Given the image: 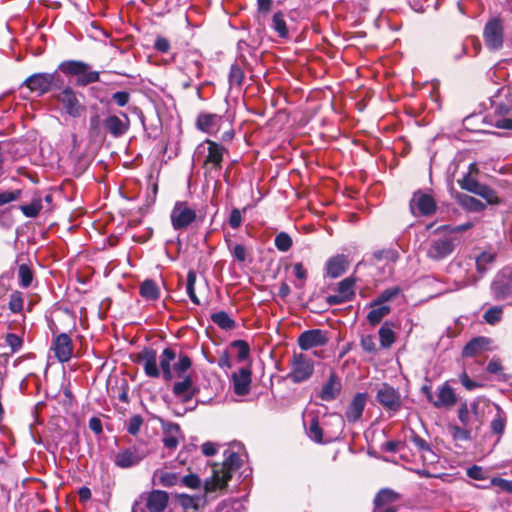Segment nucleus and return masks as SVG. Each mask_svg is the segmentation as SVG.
Wrapping results in <instances>:
<instances>
[{
	"mask_svg": "<svg viewBox=\"0 0 512 512\" xmlns=\"http://www.w3.org/2000/svg\"><path fill=\"white\" fill-rule=\"evenodd\" d=\"M177 498H178V502L181 505V507L187 512L189 510H199L200 508L204 507L206 504L205 495L191 496L188 494H179L177 496Z\"/></svg>",
	"mask_w": 512,
	"mask_h": 512,
	"instance_id": "c85d7f7f",
	"label": "nucleus"
},
{
	"mask_svg": "<svg viewBox=\"0 0 512 512\" xmlns=\"http://www.w3.org/2000/svg\"><path fill=\"white\" fill-rule=\"evenodd\" d=\"M377 399L381 405L391 411H398L401 407V398L399 393L391 386L383 385L378 390Z\"/></svg>",
	"mask_w": 512,
	"mask_h": 512,
	"instance_id": "6ab92c4d",
	"label": "nucleus"
},
{
	"mask_svg": "<svg viewBox=\"0 0 512 512\" xmlns=\"http://www.w3.org/2000/svg\"><path fill=\"white\" fill-rule=\"evenodd\" d=\"M502 314H503L502 307L494 306L492 308H489L487 311H485L483 318L487 323L494 325L501 320Z\"/></svg>",
	"mask_w": 512,
	"mask_h": 512,
	"instance_id": "49530a36",
	"label": "nucleus"
},
{
	"mask_svg": "<svg viewBox=\"0 0 512 512\" xmlns=\"http://www.w3.org/2000/svg\"><path fill=\"white\" fill-rule=\"evenodd\" d=\"M402 295V290L399 286H394L385 289L375 299L380 304L388 305L387 303L394 301L396 298Z\"/></svg>",
	"mask_w": 512,
	"mask_h": 512,
	"instance_id": "4c0bfd02",
	"label": "nucleus"
},
{
	"mask_svg": "<svg viewBox=\"0 0 512 512\" xmlns=\"http://www.w3.org/2000/svg\"><path fill=\"white\" fill-rule=\"evenodd\" d=\"M112 99L119 107H124L130 100V94L126 91H118L112 95Z\"/></svg>",
	"mask_w": 512,
	"mask_h": 512,
	"instance_id": "69168bd1",
	"label": "nucleus"
},
{
	"mask_svg": "<svg viewBox=\"0 0 512 512\" xmlns=\"http://www.w3.org/2000/svg\"><path fill=\"white\" fill-rule=\"evenodd\" d=\"M154 48L161 53H167L170 50V42L167 38L159 36L155 40Z\"/></svg>",
	"mask_w": 512,
	"mask_h": 512,
	"instance_id": "774afa93",
	"label": "nucleus"
},
{
	"mask_svg": "<svg viewBox=\"0 0 512 512\" xmlns=\"http://www.w3.org/2000/svg\"><path fill=\"white\" fill-rule=\"evenodd\" d=\"M462 204L468 210L474 211V212L483 211L486 207L485 204H483L480 200H478L472 196H468V195H465L463 197Z\"/></svg>",
	"mask_w": 512,
	"mask_h": 512,
	"instance_id": "8fccbe9b",
	"label": "nucleus"
},
{
	"mask_svg": "<svg viewBox=\"0 0 512 512\" xmlns=\"http://www.w3.org/2000/svg\"><path fill=\"white\" fill-rule=\"evenodd\" d=\"M274 244L281 252H287L293 245L292 238L286 232H280L276 235Z\"/></svg>",
	"mask_w": 512,
	"mask_h": 512,
	"instance_id": "79ce46f5",
	"label": "nucleus"
},
{
	"mask_svg": "<svg viewBox=\"0 0 512 512\" xmlns=\"http://www.w3.org/2000/svg\"><path fill=\"white\" fill-rule=\"evenodd\" d=\"M410 441L414 444L419 453L423 452L429 446L426 440L421 438L414 431H411Z\"/></svg>",
	"mask_w": 512,
	"mask_h": 512,
	"instance_id": "0e129e2a",
	"label": "nucleus"
},
{
	"mask_svg": "<svg viewBox=\"0 0 512 512\" xmlns=\"http://www.w3.org/2000/svg\"><path fill=\"white\" fill-rule=\"evenodd\" d=\"M6 343L10 346L12 353L17 352L23 345V340L20 336L14 333H8L6 335Z\"/></svg>",
	"mask_w": 512,
	"mask_h": 512,
	"instance_id": "4d7b16f0",
	"label": "nucleus"
},
{
	"mask_svg": "<svg viewBox=\"0 0 512 512\" xmlns=\"http://www.w3.org/2000/svg\"><path fill=\"white\" fill-rule=\"evenodd\" d=\"M165 431L163 444L168 449H175L179 444L180 426L175 423H165L163 425Z\"/></svg>",
	"mask_w": 512,
	"mask_h": 512,
	"instance_id": "bb28decb",
	"label": "nucleus"
},
{
	"mask_svg": "<svg viewBox=\"0 0 512 512\" xmlns=\"http://www.w3.org/2000/svg\"><path fill=\"white\" fill-rule=\"evenodd\" d=\"M59 70L65 74L77 76V84L80 86L98 82L100 79L99 72L91 71L90 66L83 61H64L59 65Z\"/></svg>",
	"mask_w": 512,
	"mask_h": 512,
	"instance_id": "6e6552de",
	"label": "nucleus"
},
{
	"mask_svg": "<svg viewBox=\"0 0 512 512\" xmlns=\"http://www.w3.org/2000/svg\"><path fill=\"white\" fill-rule=\"evenodd\" d=\"M313 371L314 364L311 359L303 354H294L288 378L294 383H301L308 380Z\"/></svg>",
	"mask_w": 512,
	"mask_h": 512,
	"instance_id": "f8f14e48",
	"label": "nucleus"
},
{
	"mask_svg": "<svg viewBox=\"0 0 512 512\" xmlns=\"http://www.w3.org/2000/svg\"><path fill=\"white\" fill-rule=\"evenodd\" d=\"M495 259V254L491 252H482L476 258V267L479 272H484L487 269V265L491 264Z\"/></svg>",
	"mask_w": 512,
	"mask_h": 512,
	"instance_id": "09e8293b",
	"label": "nucleus"
},
{
	"mask_svg": "<svg viewBox=\"0 0 512 512\" xmlns=\"http://www.w3.org/2000/svg\"><path fill=\"white\" fill-rule=\"evenodd\" d=\"M491 340L487 337H475L470 340L463 348L464 357H476L483 352L490 350Z\"/></svg>",
	"mask_w": 512,
	"mask_h": 512,
	"instance_id": "5701e85b",
	"label": "nucleus"
},
{
	"mask_svg": "<svg viewBox=\"0 0 512 512\" xmlns=\"http://www.w3.org/2000/svg\"><path fill=\"white\" fill-rule=\"evenodd\" d=\"M366 403V395L359 393L354 396V421L359 418L362 414V411L364 409Z\"/></svg>",
	"mask_w": 512,
	"mask_h": 512,
	"instance_id": "5fc2aeb1",
	"label": "nucleus"
},
{
	"mask_svg": "<svg viewBox=\"0 0 512 512\" xmlns=\"http://www.w3.org/2000/svg\"><path fill=\"white\" fill-rule=\"evenodd\" d=\"M326 334L319 329L308 330L298 337V345L302 350L322 346L327 342Z\"/></svg>",
	"mask_w": 512,
	"mask_h": 512,
	"instance_id": "aec40b11",
	"label": "nucleus"
},
{
	"mask_svg": "<svg viewBox=\"0 0 512 512\" xmlns=\"http://www.w3.org/2000/svg\"><path fill=\"white\" fill-rule=\"evenodd\" d=\"M371 310L367 315L370 323H379L387 314L390 313V306L378 303L375 299L371 302Z\"/></svg>",
	"mask_w": 512,
	"mask_h": 512,
	"instance_id": "c756f323",
	"label": "nucleus"
},
{
	"mask_svg": "<svg viewBox=\"0 0 512 512\" xmlns=\"http://www.w3.org/2000/svg\"><path fill=\"white\" fill-rule=\"evenodd\" d=\"M231 348L237 350V358L239 361H244L249 357L250 347L244 340H235L230 344Z\"/></svg>",
	"mask_w": 512,
	"mask_h": 512,
	"instance_id": "c03bdc74",
	"label": "nucleus"
},
{
	"mask_svg": "<svg viewBox=\"0 0 512 512\" xmlns=\"http://www.w3.org/2000/svg\"><path fill=\"white\" fill-rule=\"evenodd\" d=\"M169 495L162 490L142 493L133 503L132 512H165Z\"/></svg>",
	"mask_w": 512,
	"mask_h": 512,
	"instance_id": "39448f33",
	"label": "nucleus"
},
{
	"mask_svg": "<svg viewBox=\"0 0 512 512\" xmlns=\"http://www.w3.org/2000/svg\"><path fill=\"white\" fill-rule=\"evenodd\" d=\"M490 485L499 487V489L501 491L512 494V481L511 480H506V479L499 478V477H493L490 480Z\"/></svg>",
	"mask_w": 512,
	"mask_h": 512,
	"instance_id": "13d9d810",
	"label": "nucleus"
},
{
	"mask_svg": "<svg viewBox=\"0 0 512 512\" xmlns=\"http://www.w3.org/2000/svg\"><path fill=\"white\" fill-rule=\"evenodd\" d=\"M202 62L200 61L199 57L195 55H190L187 57L186 63H185V70L187 75L190 78H200L202 75Z\"/></svg>",
	"mask_w": 512,
	"mask_h": 512,
	"instance_id": "473e14b6",
	"label": "nucleus"
},
{
	"mask_svg": "<svg viewBox=\"0 0 512 512\" xmlns=\"http://www.w3.org/2000/svg\"><path fill=\"white\" fill-rule=\"evenodd\" d=\"M234 391L237 395H246L250 390L251 370L241 368L232 375Z\"/></svg>",
	"mask_w": 512,
	"mask_h": 512,
	"instance_id": "b1692460",
	"label": "nucleus"
},
{
	"mask_svg": "<svg viewBox=\"0 0 512 512\" xmlns=\"http://www.w3.org/2000/svg\"><path fill=\"white\" fill-rule=\"evenodd\" d=\"M157 353L154 349H143L137 355V361L143 366L144 372L148 377L158 378L162 373L164 380L171 381L174 376V363H176V353L171 348H165L159 356V367L157 365Z\"/></svg>",
	"mask_w": 512,
	"mask_h": 512,
	"instance_id": "f257e3e1",
	"label": "nucleus"
},
{
	"mask_svg": "<svg viewBox=\"0 0 512 512\" xmlns=\"http://www.w3.org/2000/svg\"><path fill=\"white\" fill-rule=\"evenodd\" d=\"M379 339L380 345L383 348H389L395 342V332L389 327L387 322L379 329Z\"/></svg>",
	"mask_w": 512,
	"mask_h": 512,
	"instance_id": "c9c22d12",
	"label": "nucleus"
},
{
	"mask_svg": "<svg viewBox=\"0 0 512 512\" xmlns=\"http://www.w3.org/2000/svg\"><path fill=\"white\" fill-rule=\"evenodd\" d=\"M511 106L504 102L494 105L491 124L499 129L512 130Z\"/></svg>",
	"mask_w": 512,
	"mask_h": 512,
	"instance_id": "dca6fc26",
	"label": "nucleus"
},
{
	"mask_svg": "<svg viewBox=\"0 0 512 512\" xmlns=\"http://www.w3.org/2000/svg\"><path fill=\"white\" fill-rule=\"evenodd\" d=\"M226 149L223 145L212 140L206 139L199 144L195 151L197 159L203 158L204 166H211L217 170L221 169L224 153Z\"/></svg>",
	"mask_w": 512,
	"mask_h": 512,
	"instance_id": "423d86ee",
	"label": "nucleus"
},
{
	"mask_svg": "<svg viewBox=\"0 0 512 512\" xmlns=\"http://www.w3.org/2000/svg\"><path fill=\"white\" fill-rule=\"evenodd\" d=\"M505 428V418L497 413L496 417L491 422V429L496 434H502Z\"/></svg>",
	"mask_w": 512,
	"mask_h": 512,
	"instance_id": "e2e57ef3",
	"label": "nucleus"
},
{
	"mask_svg": "<svg viewBox=\"0 0 512 512\" xmlns=\"http://www.w3.org/2000/svg\"><path fill=\"white\" fill-rule=\"evenodd\" d=\"M211 320L214 324L224 330H232L235 328V321L225 312L219 311L211 315Z\"/></svg>",
	"mask_w": 512,
	"mask_h": 512,
	"instance_id": "72a5a7b5",
	"label": "nucleus"
},
{
	"mask_svg": "<svg viewBox=\"0 0 512 512\" xmlns=\"http://www.w3.org/2000/svg\"><path fill=\"white\" fill-rule=\"evenodd\" d=\"M23 304L24 298L21 292L14 291L10 294L8 306L13 313L21 312L23 309Z\"/></svg>",
	"mask_w": 512,
	"mask_h": 512,
	"instance_id": "a18cd8bd",
	"label": "nucleus"
},
{
	"mask_svg": "<svg viewBox=\"0 0 512 512\" xmlns=\"http://www.w3.org/2000/svg\"><path fill=\"white\" fill-rule=\"evenodd\" d=\"M103 125L107 132L113 137L118 138L129 130L130 119L125 113H122V118L117 115H109L104 119Z\"/></svg>",
	"mask_w": 512,
	"mask_h": 512,
	"instance_id": "f3484780",
	"label": "nucleus"
},
{
	"mask_svg": "<svg viewBox=\"0 0 512 512\" xmlns=\"http://www.w3.org/2000/svg\"><path fill=\"white\" fill-rule=\"evenodd\" d=\"M191 366L192 361L185 354H180L177 362L174 363L175 376L181 378V380L174 383L172 392L175 397L183 402L190 401L199 392V388L194 384L192 377L186 374Z\"/></svg>",
	"mask_w": 512,
	"mask_h": 512,
	"instance_id": "7ed1b4c3",
	"label": "nucleus"
},
{
	"mask_svg": "<svg viewBox=\"0 0 512 512\" xmlns=\"http://www.w3.org/2000/svg\"><path fill=\"white\" fill-rule=\"evenodd\" d=\"M466 474L469 478L474 480H485L487 479L486 471L477 465H473L466 470Z\"/></svg>",
	"mask_w": 512,
	"mask_h": 512,
	"instance_id": "6e6d98bb",
	"label": "nucleus"
},
{
	"mask_svg": "<svg viewBox=\"0 0 512 512\" xmlns=\"http://www.w3.org/2000/svg\"><path fill=\"white\" fill-rule=\"evenodd\" d=\"M62 81L57 71L53 73H35L29 76L23 83L31 92L42 96L49 92L52 87L60 88Z\"/></svg>",
	"mask_w": 512,
	"mask_h": 512,
	"instance_id": "1a4fd4ad",
	"label": "nucleus"
},
{
	"mask_svg": "<svg viewBox=\"0 0 512 512\" xmlns=\"http://www.w3.org/2000/svg\"><path fill=\"white\" fill-rule=\"evenodd\" d=\"M340 389V381L334 374H331L327 383L322 387L319 397L324 401H331L337 397Z\"/></svg>",
	"mask_w": 512,
	"mask_h": 512,
	"instance_id": "cd10ccee",
	"label": "nucleus"
},
{
	"mask_svg": "<svg viewBox=\"0 0 512 512\" xmlns=\"http://www.w3.org/2000/svg\"><path fill=\"white\" fill-rule=\"evenodd\" d=\"M478 196L482 197L487 201L488 204L495 205L500 202V199L494 189L491 187L481 184L477 194Z\"/></svg>",
	"mask_w": 512,
	"mask_h": 512,
	"instance_id": "a19ab883",
	"label": "nucleus"
},
{
	"mask_svg": "<svg viewBox=\"0 0 512 512\" xmlns=\"http://www.w3.org/2000/svg\"><path fill=\"white\" fill-rule=\"evenodd\" d=\"M18 277L20 285L24 288H28L33 280V272L28 265L21 264L18 268Z\"/></svg>",
	"mask_w": 512,
	"mask_h": 512,
	"instance_id": "37998d69",
	"label": "nucleus"
},
{
	"mask_svg": "<svg viewBox=\"0 0 512 512\" xmlns=\"http://www.w3.org/2000/svg\"><path fill=\"white\" fill-rule=\"evenodd\" d=\"M243 72L237 65H232L229 72V83L231 86H240L243 81Z\"/></svg>",
	"mask_w": 512,
	"mask_h": 512,
	"instance_id": "3c124183",
	"label": "nucleus"
},
{
	"mask_svg": "<svg viewBox=\"0 0 512 512\" xmlns=\"http://www.w3.org/2000/svg\"><path fill=\"white\" fill-rule=\"evenodd\" d=\"M148 452L145 448L133 445L116 452L112 458L115 466L121 469H129L137 466L146 456Z\"/></svg>",
	"mask_w": 512,
	"mask_h": 512,
	"instance_id": "9d476101",
	"label": "nucleus"
},
{
	"mask_svg": "<svg viewBox=\"0 0 512 512\" xmlns=\"http://www.w3.org/2000/svg\"><path fill=\"white\" fill-rule=\"evenodd\" d=\"M228 222H229V225L231 226V228H233V229H237L240 227V225L242 223V215H241V212L239 209L234 208L231 211Z\"/></svg>",
	"mask_w": 512,
	"mask_h": 512,
	"instance_id": "338daca9",
	"label": "nucleus"
},
{
	"mask_svg": "<svg viewBox=\"0 0 512 512\" xmlns=\"http://www.w3.org/2000/svg\"><path fill=\"white\" fill-rule=\"evenodd\" d=\"M55 98L63 105L65 111L72 117H79L84 107L77 99L76 93L70 87H65Z\"/></svg>",
	"mask_w": 512,
	"mask_h": 512,
	"instance_id": "2eb2a0df",
	"label": "nucleus"
},
{
	"mask_svg": "<svg viewBox=\"0 0 512 512\" xmlns=\"http://www.w3.org/2000/svg\"><path fill=\"white\" fill-rule=\"evenodd\" d=\"M456 401L457 398L453 389L448 383H445L439 387L437 399L433 401V405L437 408L451 407L456 403Z\"/></svg>",
	"mask_w": 512,
	"mask_h": 512,
	"instance_id": "a878e982",
	"label": "nucleus"
},
{
	"mask_svg": "<svg viewBox=\"0 0 512 512\" xmlns=\"http://www.w3.org/2000/svg\"><path fill=\"white\" fill-rule=\"evenodd\" d=\"M271 27L281 38L288 37V28L283 13L277 12L273 15Z\"/></svg>",
	"mask_w": 512,
	"mask_h": 512,
	"instance_id": "e433bc0d",
	"label": "nucleus"
},
{
	"mask_svg": "<svg viewBox=\"0 0 512 512\" xmlns=\"http://www.w3.org/2000/svg\"><path fill=\"white\" fill-rule=\"evenodd\" d=\"M196 278H197L196 272L194 270H189L187 273L186 292H187L190 300L194 304L199 305L200 301L195 292Z\"/></svg>",
	"mask_w": 512,
	"mask_h": 512,
	"instance_id": "ea45409f",
	"label": "nucleus"
},
{
	"mask_svg": "<svg viewBox=\"0 0 512 512\" xmlns=\"http://www.w3.org/2000/svg\"><path fill=\"white\" fill-rule=\"evenodd\" d=\"M424 465H432L438 462V455L431 449L430 445L420 453Z\"/></svg>",
	"mask_w": 512,
	"mask_h": 512,
	"instance_id": "bf43d9fd",
	"label": "nucleus"
},
{
	"mask_svg": "<svg viewBox=\"0 0 512 512\" xmlns=\"http://www.w3.org/2000/svg\"><path fill=\"white\" fill-rule=\"evenodd\" d=\"M460 187L468 192L473 194H477L481 183H479L476 179L472 178L470 175H465L459 181Z\"/></svg>",
	"mask_w": 512,
	"mask_h": 512,
	"instance_id": "de8ad7c7",
	"label": "nucleus"
},
{
	"mask_svg": "<svg viewBox=\"0 0 512 512\" xmlns=\"http://www.w3.org/2000/svg\"><path fill=\"white\" fill-rule=\"evenodd\" d=\"M399 499V494L391 489H382L376 495L374 503L377 508L382 505L394 503Z\"/></svg>",
	"mask_w": 512,
	"mask_h": 512,
	"instance_id": "f704fd0d",
	"label": "nucleus"
},
{
	"mask_svg": "<svg viewBox=\"0 0 512 512\" xmlns=\"http://www.w3.org/2000/svg\"><path fill=\"white\" fill-rule=\"evenodd\" d=\"M180 484L191 489H197L201 486V479L196 474H189L180 477Z\"/></svg>",
	"mask_w": 512,
	"mask_h": 512,
	"instance_id": "603ef678",
	"label": "nucleus"
},
{
	"mask_svg": "<svg viewBox=\"0 0 512 512\" xmlns=\"http://www.w3.org/2000/svg\"><path fill=\"white\" fill-rule=\"evenodd\" d=\"M231 253H232L233 257L238 262H245L246 261L247 251H246V248H245L244 245H242V244L234 245L233 248L231 249Z\"/></svg>",
	"mask_w": 512,
	"mask_h": 512,
	"instance_id": "680f3d73",
	"label": "nucleus"
},
{
	"mask_svg": "<svg viewBox=\"0 0 512 512\" xmlns=\"http://www.w3.org/2000/svg\"><path fill=\"white\" fill-rule=\"evenodd\" d=\"M52 350L59 362H68L73 355V342L67 333H60L52 342Z\"/></svg>",
	"mask_w": 512,
	"mask_h": 512,
	"instance_id": "4468645a",
	"label": "nucleus"
},
{
	"mask_svg": "<svg viewBox=\"0 0 512 512\" xmlns=\"http://www.w3.org/2000/svg\"><path fill=\"white\" fill-rule=\"evenodd\" d=\"M222 116L214 113H200L196 119V127L202 132L214 134L218 131Z\"/></svg>",
	"mask_w": 512,
	"mask_h": 512,
	"instance_id": "412c9836",
	"label": "nucleus"
},
{
	"mask_svg": "<svg viewBox=\"0 0 512 512\" xmlns=\"http://www.w3.org/2000/svg\"><path fill=\"white\" fill-rule=\"evenodd\" d=\"M459 243L460 239L450 234L436 236L429 242L427 256L434 261H441L450 256Z\"/></svg>",
	"mask_w": 512,
	"mask_h": 512,
	"instance_id": "0eeeda50",
	"label": "nucleus"
},
{
	"mask_svg": "<svg viewBox=\"0 0 512 512\" xmlns=\"http://www.w3.org/2000/svg\"><path fill=\"white\" fill-rule=\"evenodd\" d=\"M197 218L195 209L186 201H177L170 214L171 224L175 230L187 229Z\"/></svg>",
	"mask_w": 512,
	"mask_h": 512,
	"instance_id": "9b49d317",
	"label": "nucleus"
},
{
	"mask_svg": "<svg viewBox=\"0 0 512 512\" xmlns=\"http://www.w3.org/2000/svg\"><path fill=\"white\" fill-rule=\"evenodd\" d=\"M224 461L221 466L213 467V475L210 481L205 483V491L211 492L217 489H224L232 477V473L241 465L240 457L236 452L226 450Z\"/></svg>",
	"mask_w": 512,
	"mask_h": 512,
	"instance_id": "20e7f679",
	"label": "nucleus"
},
{
	"mask_svg": "<svg viewBox=\"0 0 512 512\" xmlns=\"http://www.w3.org/2000/svg\"><path fill=\"white\" fill-rule=\"evenodd\" d=\"M42 209V200L41 198L37 197L34 198L31 203L26 205H21L20 210L22 213L29 218H35L38 216Z\"/></svg>",
	"mask_w": 512,
	"mask_h": 512,
	"instance_id": "58836bf2",
	"label": "nucleus"
},
{
	"mask_svg": "<svg viewBox=\"0 0 512 512\" xmlns=\"http://www.w3.org/2000/svg\"><path fill=\"white\" fill-rule=\"evenodd\" d=\"M21 195L20 190L16 191H5L0 193V206H3L5 204H8L10 202H13L17 200Z\"/></svg>",
	"mask_w": 512,
	"mask_h": 512,
	"instance_id": "052dcab7",
	"label": "nucleus"
},
{
	"mask_svg": "<svg viewBox=\"0 0 512 512\" xmlns=\"http://www.w3.org/2000/svg\"><path fill=\"white\" fill-rule=\"evenodd\" d=\"M140 295L146 300H157L160 290L155 281L147 279L140 286Z\"/></svg>",
	"mask_w": 512,
	"mask_h": 512,
	"instance_id": "2f4dec72",
	"label": "nucleus"
},
{
	"mask_svg": "<svg viewBox=\"0 0 512 512\" xmlns=\"http://www.w3.org/2000/svg\"><path fill=\"white\" fill-rule=\"evenodd\" d=\"M410 207L413 212L417 209L420 215L428 216L435 213L436 202L431 195L418 191L414 193Z\"/></svg>",
	"mask_w": 512,
	"mask_h": 512,
	"instance_id": "a211bd4d",
	"label": "nucleus"
},
{
	"mask_svg": "<svg viewBox=\"0 0 512 512\" xmlns=\"http://www.w3.org/2000/svg\"><path fill=\"white\" fill-rule=\"evenodd\" d=\"M484 41L490 50H498L503 45V27L498 19L490 20L484 29Z\"/></svg>",
	"mask_w": 512,
	"mask_h": 512,
	"instance_id": "ddd939ff",
	"label": "nucleus"
},
{
	"mask_svg": "<svg viewBox=\"0 0 512 512\" xmlns=\"http://www.w3.org/2000/svg\"><path fill=\"white\" fill-rule=\"evenodd\" d=\"M344 429V420L339 414H330L326 416L320 426L317 419L312 418L308 436L317 443H327L338 439Z\"/></svg>",
	"mask_w": 512,
	"mask_h": 512,
	"instance_id": "f03ea898",
	"label": "nucleus"
},
{
	"mask_svg": "<svg viewBox=\"0 0 512 512\" xmlns=\"http://www.w3.org/2000/svg\"><path fill=\"white\" fill-rule=\"evenodd\" d=\"M143 424V418L140 415H133L127 422V431L131 435H136Z\"/></svg>",
	"mask_w": 512,
	"mask_h": 512,
	"instance_id": "864d4df0",
	"label": "nucleus"
},
{
	"mask_svg": "<svg viewBox=\"0 0 512 512\" xmlns=\"http://www.w3.org/2000/svg\"><path fill=\"white\" fill-rule=\"evenodd\" d=\"M352 296V276L345 278L338 284L337 293L329 295L327 302L330 305H337L349 300Z\"/></svg>",
	"mask_w": 512,
	"mask_h": 512,
	"instance_id": "393cba45",
	"label": "nucleus"
},
{
	"mask_svg": "<svg viewBox=\"0 0 512 512\" xmlns=\"http://www.w3.org/2000/svg\"><path fill=\"white\" fill-rule=\"evenodd\" d=\"M153 478L157 479L158 484L164 487H172L180 484V477L175 472L157 470L154 472Z\"/></svg>",
	"mask_w": 512,
	"mask_h": 512,
	"instance_id": "7c9ffc66",
	"label": "nucleus"
},
{
	"mask_svg": "<svg viewBox=\"0 0 512 512\" xmlns=\"http://www.w3.org/2000/svg\"><path fill=\"white\" fill-rule=\"evenodd\" d=\"M349 259L347 256L339 254L329 258L326 262V275L331 278L340 277L349 267Z\"/></svg>",
	"mask_w": 512,
	"mask_h": 512,
	"instance_id": "4be33fe9",
	"label": "nucleus"
}]
</instances>
